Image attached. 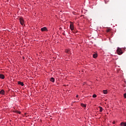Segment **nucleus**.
<instances>
[{
	"mask_svg": "<svg viewBox=\"0 0 126 126\" xmlns=\"http://www.w3.org/2000/svg\"><path fill=\"white\" fill-rule=\"evenodd\" d=\"M4 91L3 90H1L0 91V94H1V95H4Z\"/></svg>",
	"mask_w": 126,
	"mask_h": 126,
	"instance_id": "423d86ee",
	"label": "nucleus"
},
{
	"mask_svg": "<svg viewBox=\"0 0 126 126\" xmlns=\"http://www.w3.org/2000/svg\"><path fill=\"white\" fill-rule=\"evenodd\" d=\"M65 52L68 53L69 54V53H70V51L68 49H66V50H65Z\"/></svg>",
	"mask_w": 126,
	"mask_h": 126,
	"instance_id": "ddd939ff",
	"label": "nucleus"
},
{
	"mask_svg": "<svg viewBox=\"0 0 126 126\" xmlns=\"http://www.w3.org/2000/svg\"><path fill=\"white\" fill-rule=\"evenodd\" d=\"M97 57V54H94V55H93V57H94V58H96Z\"/></svg>",
	"mask_w": 126,
	"mask_h": 126,
	"instance_id": "f8f14e48",
	"label": "nucleus"
},
{
	"mask_svg": "<svg viewBox=\"0 0 126 126\" xmlns=\"http://www.w3.org/2000/svg\"><path fill=\"white\" fill-rule=\"evenodd\" d=\"M4 78H5V77H4V75L3 74H0V79H4Z\"/></svg>",
	"mask_w": 126,
	"mask_h": 126,
	"instance_id": "39448f33",
	"label": "nucleus"
},
{
	"mask_svg": "<svg viewBox=\"0 0 126 126\" xmlns=\"http://www.w3.org/2000/svg\"><path fill=\"white\" fill-rule=\"evenodd\" d=\"M76 97H78V95H76Z\"/></svg>",
	"mask_w": 126,
	"mask_h": 126,
	"instance_id": "aec40b11",
	"label": "nucleus"
},
{
	"mask_svg": "<svg viewBox=\"0 0 126 126\" xmlns=\"http://www.w3.org/2000/svg\"><path fill=\"white\" fill-rule=\"evenodd\" d=\"M117 52L118 55H122L123 54V51L120 47H118L117 49Z\"/></svg>",
	"mask_w": 126,
	"mask_h": 126,
	"instance_id": "f257e3e1",
	"label": "nucleus"
},
{
	"mask_svg": "<svg viewBox=\"0 0 126 126\" xmlns=\"http://www.w3.org/2000/svg\"><path fill=\"white\" fill-rule=\"evenodd\" d=\"M18 84L21 85V86H24V84L23 83V82L20 81L18 82Z\"/></svg>",
	"mask_w": 126,
	"mask_h": 126,
	"instance_id": "20e7f679",
	"label": "nucleus"
},
{
	"mask_svg": "<svg viewBox=\"0 0 126 126\" xmlns=\"http://www.w3.org/2000/svg\"><path fill=\"white\" fill-rule=\"evenodd\" d=\"M121 126H126V123H124V122H122V123H121Z\"/></svg>",
	"mask_w": 126,
	"mask_h": 126,
	"instance_id": "9d476101",
	"label": "nucleus"
},
{
	"mask_svg": "<svg viewBox=\"0 0 126 126\" xmlns=\"http://www.w3.org/2000/svg\"><path fill=\"white\" fill-rule=\"evenodd\" d=\"M81 105H82L83 107H86V104H84L83 103H81Z\"/></svg>",
	"mask_w": 126,
	"mask_h": 126,
	"instance_id": "2eb2a0df",
	"label": "nucleus"
},
{
	"mask_svg": "<svg viewBox=\"0 0 126 126\" xmlns=\"http://www.w3.org/2000/svg\"><path fill=\"white\" fill-rule=\"evenodd\" d=\"M19 20H20V23L21 25H24V20H23V17H20L19 18Z\"/></svg>",
	"mask_w": 126,
	"mask_h": 126,
	"instance_id": "f03ea898",
	"label": "nucleus"
},
{
	"mask_svg": "<svg viewBox=\"0 0 126 126\" xmlns=\"http://www.w3.org/2000/svg\"><path fill=\"white\" fill-rule=\"evenodd\" d=\"M97 96L96 94H94L93 95V97H94V98H95Z\"/></svg>",
	"mask_w": 126,
	"mask_h": 126,
	"instance_id": "dca6fc26",
	"label": "nucleus"
},
{
	"mask_svg": "<svg viewBox=\"0 0 126 126\" xmlns=\"http://www.w3.org/2000/svg\"><path fill=\"white\" fill-rule=\"evenodd\" d=\"M103 93L106 94H107V90H103Z\"/></svg>",
	"mask_w": 126,
	"mask_h": 126,
	"instance_id": "4468645a",
	"label": "nucleus"
},
{
	"mask_svg": "<svg viewBox=\"0 0 126 126\" xmlns=\"http://www.w3.org/2000/svg\"><path fill=\"white\" fill-rule=\"evenodd\" d=\"M113 124H115V121H113Z\"/></svg>",
	"mask_w": 126,
	"mask_h": 126,
	"instance_id": "6ab92c4d",
	"label": "nucleus"
},
{
	"mask_svg": "<svg viewBox=\"0 0 126 126\" xmlns=\"http://www.w3.org/2000/svg\"><path fill=\"white\" fill-rule=\"evenodd\" d=\"M14 113H17V114H21V112L20 111H16V110H15L13 111Z\"/></svg>",
	"mask_w": 126,
	"mask_h": 126,
	"instance_id": "6e6552de",
	"label": "nucleus"
},
{
	"mask_svg": "<svg viewBox=\"0 0 126 126\" xmlns=\"http://www.w3.org/2000/svg\"><path fill=\"white\" fill-rule=\"evenodd\" d=\"M125 98H126V93L124 94Z\"/></svg>",
	"mask_w": 126,
	"mask_h": 126,
	"instance_id": "a211bd4d",
	"label": "nucleus"
},
{
	"mask_svg": "<svg viewBox=\"0 0 126 126\" xmlns=\"http://www.w3.org/2000/svg\"><path fill=\"white\" fill-rule=\"evenodd\" d=\"M111 30L110 29H108V30H106V32H110Z\"/></svg>",
	"mask_w": 126,
	"mask_h": 126,
	"instance_id": "f3484780",
	"label": "nucleus"
},
{
	"mask_svg": "<svg viewBox=\"0 0 126 126\" xmlns=\"http://www.w3.org/2000/svg\"><path fill=\"white\" fill-rule=\"evenodd\" d=\"M50 81H51V82H55V78H54L53 77L51 78L50 79Z\"/></svg>",
	"mask_w": 126,
	"mask_h": 126,
	"instance_id": "1a4fd4ad",
	"label": "nucleus"
},
{
	"mask_svg": "<svg viewBox=\"0 0 126 126\" xmlns=\"http://www.w3.org/2000/svg\"><path fill=\"white\" fill-rule=\"evenodd\" d=\"M41 30L42 32H44L45 31H48V30L47 29L46 27H43V28H41Z\"/></svg>",
	"mask_w": 126,
	"mask_h": 126,
	"instance_id": "7ed1b4c3",
	"label": "nucleus"
},
{
	"mask_svg": "<svg viewBox=\"0 0 126 126\" xmlns=\"http://www.w3.org/2000/svg\"><path fill=\"white\" fill-rule=\"evenodd\" d=\"M99 108L100 109H99L100 112H102V111H103V108H102V107L101 106H99Z\"/></svg>",
	"mask_w": 126,
	"mask_h": 126,
	"instance_id": "9b49d317",
	"label": "nucleus"
},
{
	"mask_svg": "<svg viewBox=\"0 0 126 126\" xmlns=\"http://www.w3.org/2000/svg\"><path fill=\"white\" fill-rule=\"evenodd\" d=\"M70 28L71 29V30H74V26L73 25H70Z\"/></svg>",
	"mask_w": 126,
	"mask_h": 126,
	"instance_id": "0eeeda50",
	"label": "nucleus"
}]
</instances>
